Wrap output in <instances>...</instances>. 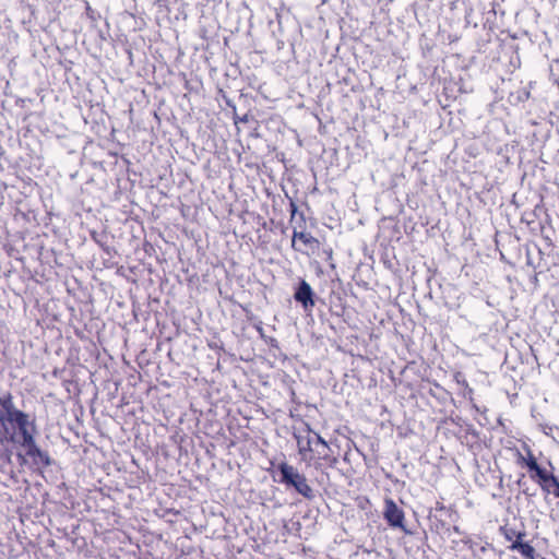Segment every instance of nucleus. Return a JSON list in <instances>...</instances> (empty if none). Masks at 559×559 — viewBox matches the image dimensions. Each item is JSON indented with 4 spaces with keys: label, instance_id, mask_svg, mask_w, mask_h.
<instances>
[{
    "label": "nucleus",
    "instance_id": "obj_16",
    "mask_svg": "<svg viewBox=\"0 0 559 559\" xmlns=\"http://www.w3.org/2000/svg\"><path fill=\"white\" fill-rule=\"evenodd\" d=\"M300 221L305 224L306 218L304 213H299Z\"/></svg>",
    "mask_w": 559,
    "mask_h": 559
},
{
    "label": "nucleus",
    "instance_id": "obj_9",
    "mask_svg": "<svg viewBox=\"0 0 559 559\" xmlns=\"http://www.w3.org/2000/svg\"><path fill=\"white\" fill-rule=\"evenodd\" d=\"M509 550L516 551L521 555L522 559H537V551L533 545L528 542L514 540V543L509 545Z\"/></svg>",
    "mask_w": 559,
    "mask_h": 559
},
{
    "label": "nucleus",
    "instance_id": "obj_4",
    "mask_svg": "<svg viewBox=\"0 0 559 559\" xmlns=\"http://www.w3.org/2000/svg\"><path fill=\"white\" fill-rule=\"evenodd\" d=\"M276 471L281 475L278 483L283 484L287 489H294L308 500L314 498L313 489L309 485L306 475L300 473L294 465L283 461L276 465Z\"/></svg>",
    "mask_w": 559,
    "mask_h": 559
},
{
    "label": "nucleus",
    "instance_id": "obj_15",
    "mask_svg": "<svg viewBox=\"0 0 559 559\" xmlns=\"http://www.w3.org/2000/svg\"><path fill=\"white\" fill-rule=\"evenodd\" d=\"M168 513H173L175 515L179 514V511L178 510H174V509H169L167 510Z\"/></svg>",
    "mask_w": 559,
    "mask_h": 559
},
{
    "label": "nucleus",
    "instance_id": "obj_13",
    "mask_svg": "<svg viewBox=\"0 0 559 559\" xmlns=\"http://www.w3.org/2000/svg\"><path fill=\"white\" fill-rule=\"evenodd\" d=\"M296 214H297V205L294 202H290V219H293Z\"/></svg>",
    "mask_w": 559,
    "mask_h": 559
},
{
    "label": "nucleus",
    "instance_id": "obj_7",
    "mask_svg": "<svg viewBox=\"0 0 559 559\" xmlns=\"http://www.w3.org/2000/svg\"><path fill=\"white\" fill-rule=\"evenodd\" d=\"M383 518L390 526L404 528V512L397 507L392 498H386L384 500Z\"/></svg>",
    "mask_w": 559,
    "mask_h": 559
},
{
    "label": "nucleus",
    "instance_id": "obj_11",
    "mask_svg": "<svg viewBox=\"0 0 559 559\" xmlns=\"http://www.w3.org/2000/svg\"><path fill=\"white\" fill-rule=\"evenodd\" d=\"M454 380L462 388V396L466 400H468L473 405L474 404V390L469 386L467 380L465 379L464 374L460 371L454 373Z\"/></svg>",
    "mask_w": 559,
    "mask_h": 559
},
{
    "label": "nucleus",
    "instance_id": "obj_10",
    "mask_svg": "<svg viewBox=\"0 0 559 559\" xmlns=\"http://www.w3.org/2000/svg\"><path fill=\"white\" fill-rule=\"evenodd\" d=\"M499 532L510 544L514 543V540H522L526 536L525 531H518L508 524L501 525Z\"/></svg>",
    "mask_w": 559,
    "mask_h": 559
},
{
    "label": "nucleus",
    "instance_id": "obj_1",
    "mask_svg": "<svg viewBox=\"0 0 559 559\" xmlns=\"http://www.w3.org/2000/svg\"><path fill=\"white\" fill-rule=\"evenodd\" d=\"M33 435H37L35 418L15 407L10 392L0 395V442L21 444Z\"/></svg>",
    "mask_w": 559,
    "mask_h": 559
},
{
    "label": "nucleus",
    "instance_id": "obj_12",
    "mask_svg": "<svg viewBox=\"0 0 559 559\" xmlns=\"http://www.w3.org/2000/svg\"><path fill=\"white\" fill-rule=\"evenodd\" d=\"M436 510H437V511H443V512H452V511H453V509H452L451 507H450V508H448V507H445V506H444L443 503H441V502H437Z\"/></svg>",
    "mask_w": 559,
    "mask_h": 559
},
{
    "label": "nucleus",
    "instance_id": "obj_14",
    "mask_svg": "<svg viewBox=\"0 0 559 559\" xmlns=\"http://www.w3.org/2000/svg\"><path fill=\"white\" fill-rule=\"evenodd\" d=\"M555 497L559 498V484L555 487V489L551 491Z\"/></svg>",
    "mask_w": 559,
    "mask_h": 559
},
{
    "label": "nucleus",
    "instance_id": "obj_5",
    "mask_svg": "<svg viewBox=\"0 0 559 559\" xmlns=\"http://www.w3.org/2000/svg\"><path fill=\"white\" fill-rule=\"evenodd\" d=\"M21 447L25 448L26 452L25 455L19 453L17 457L20 461V464L26 463V456H28L32 460V463L36 466H40L43 468H46L51 465V460L48 454V452L43 451L36 443V435L31 436L20 444Z\"/></svg>",
    "mask_w": 559,
    "mask_h": 559
},
{
    "label": "nucleus",
    "instance_id": "obj_6",
    "mask_svg": "<svg viewBox=\"0 0 559 559\" xmlns=\"http://www.w3.org/2000/svg\"><path fill=\"white\" fill-rule=\"evenodd\" d=\"M292 247L294 250L300 252H307V250L314 252L319 250L320 241L310 233L298 231L294 229L292 236Z\"/></svg>",
    "mask_w": 559,
    "mask_h": 559
},
{
    "label": "nucleus",
    "instance_id": "obj_3",
    "mask_svg": "<svg viewBox=\"0 0 559 559\" xmlns=\"http://www.w3.org/2000/svg\"><path fill=\"white\" fill-rule=\"evenodd\" d=\"M515 462L520 467H526L530 472V478L537 483L545 493H551L550 488L556 487L559 484L558 478L552 474V472L547 471L542 467L532 452L531 449H527V455H523L521 451H516Z\"/></svg>",
    "mask_w": 559,
    "mask_h": 559
},
{
    "label": "nucleus",
    "instance_id": "obj_2",
    "mask_svg": "<svg viewBox=\"0 0 559 559\" xmlns=\"http://www.w3.org/2000/svg\"><path fill=\"white\" fill-rule=\"evenodd\" d=\"M293 437L296 440L300 461L306 466L313 467L316 471L334 468L336 466L338 462L337 456L329 443L308 423H305L304 428L295 431Z\"/></svg>",
    "mask_w": 559,
    "mask_h": 559
},
{
    "label": "nucleus",
    "instance_id": "obj_8",
    "mask_svg": "<svg viewBox=\"0 0 559 559\" xmlns=\"http://www.w3.org/2000/svg\"><path fill=\"white\" fill-rule=\"evenodd\" d=\"M294 298L297 302H300L305 309L312 308L314 306L312 288L305 280L300 281L294 294Z\"/></svg>",
    "mask_w": 559,
    "mask_h": 559
}]
</instances>
